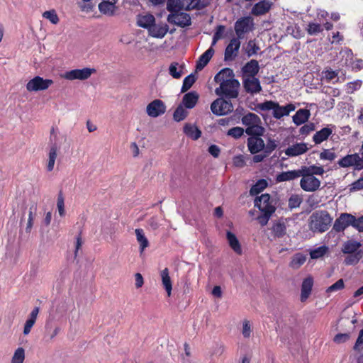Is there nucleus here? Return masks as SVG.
I'll use <instances>...</instances> for the list:
<instances>
[{
  "label": "nucleus",
  "mask_w": 363,
  "mask_h": 363,
  "mask_svg": "<svg viewBox=\"0 0 363 363\" xmlns=\"http://www.w3.org/2000/svg\"><path fill=\"white\" fill-rule=\"evenodd\" d=\"M235 74L230 68L225 67L218 72L214 77V81L220 83L215 93L218 96H223L227 99H235L238 96L240 84L234 78Z\"/></svg>",
  "instance_id": "1"
},
{
  "label": "nucleus",
  "mask_w": 363,
  "mask_h": 363,
  "mask_svg": "<svg viewBox=\"0 0 363 363\" xmlns=\"http://www.w3.org/2000/svg\"><path fill=\"white\" fill-rule=\"evenodd\" d=\"M333 218L325 210L314 211L308 220V226L314 233H324L327 231L332 223Z\"/></svg>",
  "instance_id": "2"
},
{
  "label": "nucleus",
  "mask_w": 363,
  "mask_h": 363,
  "mask_svg": "<svg viewBox=\"0 0 363 363\" xmlns=\"http://www.w3.org/2000/svg\"><path fill=\"white\" fill-rule=\"evenodd\" d=\"M220 96L211 104V112L217 116H225L233 110V104L230 101V99H227L223 96Z\"/></svg>",
  "instance_id": "3"
},
{
  "label": "nucleus",
  "mask_w": 363,
  "mask_h": 363,
  "mask_svg": "<svg viewBox=\"0 0 363 363\" xmlns=\"http://www.w3.org/2000/svg\"><path fill=\"white\" fill-rule=\"evenodd\" d=\"M235 31L237 38L242 39L246 33L254 29V21L251 16L241 17L235 23Z\"/></svg>",
  "instance_id": "4"
},
{
  "label": "nucleus",
  "mask_w": 363,
  "mask_h": 363,
  "mask_svg": "<svg viewBox=\"0 0 363 363\" xmlns=\"http://www.w3.org/2000/svg\"><path fill=\"white\" fill-rule=\"evenodd\" d=\"M96 70L94 68L84 67L82 69H74L70 71L65 72L62 77L67 80H86L89 79L91 75L95 73Z\"/></svg>",
  "instance_id": "5"
},
{
  "label": "nucleus",
  "mask_w": 363,
  "mask_h": 363,
  "mask_svg": "<svg viewBox=\"0 0 363 363\" xmlns=\"http://www.w3.org/2000/svg\"><path fill=\"white\" fill-rule=\"evenodd\" d=\"M53 84V81L49 79H43L36 76L26 84V89L28 91H44Z\"/></svg>",
  "instance_id": "6"
},
{
  "label": "nucleus",
  "mask_w": 363,
  "mask_h": 363,
  "mask_svg": "<svg viewBox=\"0 0 363 363\" xmlns=\"http://www.w3.org/2000/svg\"><path fill=\"white\" fill-rule=\"evenodd\" d=\"M167 21L181 28H185L191 25V18L189 13L181 12L169 13Z\"/></svg>",
  "instance_id": "7"
},
{
  "label": "nucleus",
  "mask_w": 363,
  "mask_h": 363,
  "mask_svg": "<svg viewBox=\"0 0 363 363\" xmlns=\"http://www.w3.org/2000/svg\"><path fill=\"white\" fill-rule=\"evenodd\" d=\"M354 221V216L347 213H342L335 220L333 229L337 233L342 232L347 227L352 226Z\"/></svg>",
  "instance_id": "8"
},
{
  "label": "nucleus",
  "mask_w": 363,
  "mask_h": 363,
  "mask_svg": "<svg viewBox=\"0 0 363 363\" xmlns=\"http://www.w3.org/2000/svg\"><path fill=\"white\" fill-rule=\"evenodd\" d=\"M240 48V41L239 38H233L229 44L226 46L224 52V60L225 62L232 61L238 56Z\"/></svg>",
  "instance_id": "9"
},
{
  "label": "nucleus",
  "mask_w": 363,
  "mask_h": 363,
  "mask_svg": "<svg viewBox=\"0 0 363 363\" xmlns=\"http://www.w3.org/2000/svg\"><path fill=\"white\" fill-rule=\"evenodd\" d=\"M255 207H257L261 212H267L274 210L276 208L272 205V201L269 194H263L260 196H257L255 199Z\"/></svg>",
  "instance_id": "10"
},
{
  "label": "nucleus",
  "mask_w": 363,
  "mask_h": 363,
  "mask_svg": "<svg viewBox=\"0 0 363 363\" xmlns=\"http://www.w3.org/2000/svg\"><path fill=\"white\" fill-rule=\"evenodd\" d=\"M147 113L150 117L156 118L166 111V106L160 99H155L147 106Z\"/></svg>",
  "instance_id": "11"
},
{
  "label": "nucleus",
  "mask_w": 363,
  "mask_h": 363,
  "mask_svg": "<svg viewBox=\"0 0 363 363\" xmlns=\"http://www.w3.org/2000/svg\"><path fill=\"white\" fill-rule=\"evenodd\" d=\"M301 189L308 192H313L318 190L320 186V181L315 177H302L300 181Z\"/></svg>",
  "instance_id": "12"
},
{
  "label": "nucleus",
  "mask_w": 363,
  "mask_h": 363,
  "mask_svg": "<svg viewBox=\"0 0 363 363\" xmlns=\"http://www.w3.org/2000/svg\"><path fill=\"white\" fill-rule=\"evenodd\" d=\"M242 84L245 91L251 94L259 93L262 90L259 80L255 77H243Z\"/></svg>",
  "instance_id": "13"
},
{
  "label": "nucleus",
  "mask_w": 363,
  "mask_h": 363,
  "mask_svg": "<svg viewBox=\"0 0 363 363\" xmlns=\"http://www.w3.org/2000/svg\"><path fill=\"white\" fill-rule=\"evenodd\" d=\"M247 145L249 152L252 155H255L261 151L264 152L265 147V143L261 137H249L247 140Z\"/></svg>",
  "instance_id": "14"
},
{
  "label": "nucleus",
  "mask_w": 363,
  "mask_h": 363,
  "mask_svg": "<svg viewBox=\"0 0 363 363\" xmlns=\"http://www.w3.org/2000/svg\"><path fill=\"white\" fill-rule=\"evenodd\" d=\"M259 70V62L256 60L247 62L241 69L243 77H255Z\"/></svg>",
  "instance_id": "15"
},
{
  "label": "nucleus",
  "mask_w": 363,
  "mask_h": 363,
  "mask_svg": "<svg viewBox=\"0 0 363 363\" xmlns=\"http://www.w3.org/2000/svg\"><path fill=\"white\" fill-rule=\"evenodd\" d=\"M272 3L269 0H262L256 3L252 10L251 13L259 16L267 13L272 8Z\"/></svg>",
  "instance_id": "16"
},
{
  "label": "nucleus",
  "mask_w": 363,
  "mask_h": 363,
  "mask_svg": "<svg viewBox=\"0 0 363 363\" xmlns=\"http://www.w3.org/2000/svg\"><path fill=\"white\" fill-rule=\"evenodd\" d=\"M168 30L169 26L167 24H155V23H154L151 28H149L148 31L152 37L156 38H162L165 36Z\"/></svg>",
  "instance_id": "17"
},
{
  "label": "nucleus",
  "mask_w": 363,
  "mask_h": 363,
  "mask_svg": "<svg viewBox=\"0 0 363 363\" xmlns=\"http://www.w3.org/2000/svg\"><path fill=\"white\" fill-rule=\"evenodd\" d=\"M199 95L195 91H192L185 94L182 98V105L188 109L193 108L199 101Z\"/></svg>",
  "instance_id": "18"
},
{
  "label": "nucleus",
  "mask_w": 363,
  "mask_h": 363,
  "mask_svg": "<svg viewBox=\"0 0 363 363\" xmlns=\"http://www.w3.org/2000/svg\"><path fill=\"white\" fill-rule=\"evenodd\" d=\"M116 2L113 0H104L99 4V10L104 15L112 16L116 9Z\"/></svg>",
  "instance_id": "19"
},
{
  "label": "nucleus",
  "mask_w": 363,
  "mask_h": 363,
  "mask_svg": "<svg viewBox=\"0 0 363 363\" xmlns=\"http://www.w3.org/2000/svg\"><path fill=\"white\" fill-rule=\"evenodd\" d=\"M313 286V279L311 277L305 278L301 284V301H305L311 295Z\"/></svg>",
  "instance_id": "20"
},
{
  "label": "nucleus",
  "mask_w": 363,
  "mask_h": 363,
  "mask_svg": "<svg viewBox=\"0 0 363 363\" xmlns=\"http://www.w3.org/2000/svg\"><path fill=\"white\" fill-rule=\"evenodd\" d=\"M301 177H314V175H322L325 171L323 167L311 165L309 167L302 166L299 169Z\"/></svg>",
  "instance_id": "21"
},
{
  "label": "nucleus",
  "mask_w": 363,
  "mask_h": 363,
  "mask_svg": "<svg viewBox=\"0 0 363 363\" xmlns=\"http://www.w3.org/2000/svg\"><path fill=\"white\" fill-rule=\"evenodd\" d=\"M214 49L213 48H209L207 50H206L199 58L196 62V70L203 69L207 64L209 62L211 59L212 58L214 54Z\"/></svg>",
  "instance_id": "22"
},
{
  "label": "nucleus",
  "mask_w": 363,
  "mask_h": 363,
  "mask_svg": "<svg viewBox=\"0 0 363 363\" xmlns=\"http://www.w3.org/2000/svg\"><path fill=\"white\" fill-rule=\"evenodd\" d=\"M357 159H359V153L347 155L338 160L337 164L342 168L354 167L355 170L356 164L358 161L357 160Z\"/></svg>",
  "instance_id": "23"
},
{
  "label": "nucleus",
  "mask_w": 363,
  "mask_h": 363,
  "mask_svg": "<svg viewBox=\"0 0 363 363\" xmlns=\"http://www.w3.org/2000/svg\"><path fill=\"white\" fill-rule=\"evenodd\" d=\"M307 150L308 147L306 144L304 143H301L289 146L285 150V154L288 157H296L305 153Z\"/></svg>",
  "instance_id": "24"
},
{
  "label": "nucleus",
  "mask_w": 363,
  "mask_h": 363,
  "mask_svg": "<svg viewBox=\"0 0 363 363\" xmlns=\"http://www.w3.org/2000/svg\"><path fill=\"white\" fill-rule=\"evenodd\" d=\"M272 232L274 238H283L286 233V226L283 218L275 220L272 227Z\"/></svg>",
  "instance_id": "25"
},
{
  "label": "nucleus",
  "mask_w": 363,
  "mask_h": 363,
  "mask_svg": "<svg viewBox=\"0 0 363 363\" xmlns=\"http://www.w3.org/2000/svg\"><path fill=\"white\" fill-rule=\"evenodd\" d=\"M226 239L232 250L238 255H242V250L241 248V245L236 235L230 231H227Z\"/></svg>",
  "instance_id": "26"
},
{
  "label": "nucleus",
  "mask_w": 363,
  "mask_h": 363,
  "mask_svg": "<svg viewBox=\"0 0 363 363\" xmlns=\"http://www.w3.org/2000/svg\"><path fill=\"white\" fill-rule=\"evenodd\" d=\"M301 177L299 169L290 170L286 172H282L278 174L276 177V181L277 182H283L286 181L294 180Z\"/></svg>",
  "instance_id": "27"
},
{
  "label": "nucleus",
  "mask_w": 363,
  "mask_h": 363,
  "mask_svg": "<svg viewBox=\"0 0 363 363\" xmlns=\"http://www.w3.org/2000/svg\"><path fill=\"white\" fill-rule=\"evenodd\" d=\"M311 116L310 111L306 108H301L293 116V122L296 125H300L306 122Z\"/></svg>",
  "instance_id": "28"
},
{
  "label": "nucleus",
  "mask_w": 363,
  "mask_h": 363,
  "mask_svg": "<svg viewBox=\"0 0 363 363\" xmlns=\"http://www.w3.org/2000/svg\"><path fill=\"white\" fill-rule=\"evenodd\" d=\"M333 130L328 127L322 128L320 130L317 131L313 137V140L315 144H320L322 142L326 140L332 134Z\"/></svg>",
  "instance_id": "29"
},
{
  "label": "nucleus",
  "mask_w": 363,
  "mask_h": 363,
  "mask_svg": "<svg viewBox=\"0 0 363 363\" xmlns=\"http://www.w3.org/2000/svg\"><path fill=\"white\" fill-rule=\"evenodd\" d=\"M183 130L186 135L194 140H198L201 135V131L196 125L190 123H186Z\"/></svg>",
  "instance_id": "30"
},
{
  "label": "nucleus",
  "mask_w": 363,
  "mask_h": 363,
  "mask_svg": "<svg viewBox=\"0 0 363 363\" xmlns=\"http://www.w3.org/2000/svg\"><path fill=\"white\" fill-rule=\"evenodd\" d=\"M186 0H167V9L170 13H179L184 8V1Z\"/></svg>",
  "instance_id": "31"
},
{
  "label": "nucleus",
  "mask_w": 363,
  "mask_h": 363,
  "mask_svg": "<svg viewBox=\"0 0 363 363\" xmlns=\"http://www.w3.org/2000/svg\"><path fill=\"white\" fill-rule=\"evenodd\" d=\"M265 128L262 125V123H257L256 125L247 127L245 133L250 137H262L264 135Z\"/></svg>",
  "instance_id": "32"
},
{
  "label": "nucleus",
  "mask_w": 363,
  "mask_h": 363,
  "mask_svg": "<svg viewBox=\"0 0 363 363\" xmlns=\"http://www.w3.org/2000/svg\"><path fill=\"white\" fill-rule=\"evenodd\" d=\"M242 123L246 127H250L257 123H262V121L257 115L250 112L242 116Z\"/></svg>",
  "instance_id": "33"
},
{
  "label": "nucleus",
  "mask_w": 363,
  "mask_h": 363,
  "mask_svg": "<svg viewBox=\"0 0 363 363\" xmlns=\"http://www.w3.org/2000/svg\"><path fill=\"white\" fill-rule=\"evenodd\" d=\"M161 278H162V284L165 289V291H167L168 296H170L172 289V281H171L170 277L169 275L168 268H164L161 272Z\"/></svg>",
  "instance_id": "34"
},
{
  "label": "nucleus",
  "mask_w": 363,
  "mask_h": 363,
  "mask_svg": "<svg viewBox=\"0 0 363 363\" xmlns=\"http://www.w3.org/2000/svg\"><path fill=\"white\" fill-rule=\"evenodd\" d=\"M155 23V18L152 14H147L139 18L138 20V26L146 28L149 30V28Z\"/></svg>",
  "instance_id": "35"
},
{
  "label": "nucleus",
  "mask_w": 363,
  "mask_h": 363,
  "mask_svg": "<svg viewBox=\"0 0 363 363\" xmlns=\"http://www.w3.org/2000/svg\"><path fill=\"white\" fill-rule=\"evenodd\" d=\"M137 241L140 244V252H143L146 247L149 246V241L145 235V233L143 229L137 228L135 230Z\"/></svg>",
  "instance_id": "36"
},
{
  "label": "nucleus",
  "mask_w": 363,
  "mask_h": 363,
  "mask_svg": "<svg viewBox=\"0 0 363 363\" xmlns=\"http://www.w3.org/2000/svg\"><path fill=\"white\" fill-rule=\"evenodd\" d=\"M306 260V256L302 253H296L291 258L289 266L295 269H298Z\"/></svg>",
  "instance_id": "37"
},
{
  "label": "nucleus",
  "mask_w": 363,
  "mask_h": 363,
  "mask_svg": "<svg viewBox=\"0 0 363 363\" xmlns=\"http://www.w3.org/2000/svg\"><path fill=\"white\" fill-rule=\"evenodd\" d=\"M360 246L361 243L355 240H350L344 244L342 251L344 254L356 253L357 250L359 248Z\"/></svg>",
  "instance_id": "38"
},
{
  "label": "nucleus",
  "mask_w": 363,
  "mask_h": 363,
  "mask_svg": "<svg viewBox=\"0 0 363 363\" xmlns=\"http://www.w3.org/2000/svg\"><path fill=\"white\" fill-rule=\"evenodd\" d=\"M57 146L56 143H54L51 145L50 152H49V160L47 166V169L48 172H51L55 165V160L57 157Z\"/></svg>",
  "instance_id": "39"
},
{
  "label": "nucleus",
  "mask_w": 363,
  "mask_h": 363,
  "mask_svg": "<svg viewBox=\"0 0 363 363\" xmlns=\"http://www.w3.org/2000/svg\"><path fill=\"white\" fill-rule=\"evenodd\" d=\"M268 185L267 180L264 179H259L251 188L250 193L251 195H257L262 191Z\"/></svg>",
  "instance_id": "40"
},
{
  "label": "nucleus",
  "mask_w": 363,
  "mask_h": 363,
  "mask_svg": "<svg viewBox=\"0 0 363 363\" xmlns=\"http://www.w3.org/2000/svg\"><path fill=\"white\" fill-rule=\"evenodd\" d=\"M188 115V112L184 109V106L179 104L175 109L173 118L175 121L179 122L184 120Z\"/></svg>",
  "instance_id": "41"
},
{
  "label": "nucleus",
  "mask_w": 363,
  "mask_h": 363,
  "mask_svg": "<svg viewBox=\"0 0 363 363\" xmlns=\"http://www.w3.org/2000/svg\"><path fill=\"white\" fill-rule=\"evenodd\" d=\"M196 77L194 74L191 73L186 76L183 80V84L181 89V92L184 93L187 91L196 82Z\"/></svg>",
  "instance_id": "42"
},
{
  "label": "nucleus",
  "mask_w": 363,
  "mask_h": 363,
  "mask_svg": "<svg viewBox=\"0 0 363 363\" xmlns=\"http://www.w3.org/2000/svg\"><path fill=\"white\" fill-rule=\"evenodd\" d=\"M361 257V251H358L356 253L350 254L345 257L344 262L346 265H354L359 262Z\"/></svg>",
  "instance_id": "43"
},
{
  "label": "nucleus",
  "mask_w": 363,
  "mask_h": 363,
  "mask_svg": "<svg viewBox=\"0 0 363 363\" xmlns=\"http://www.w3.org/2000/svg\"><path fill=\"white\" fill-rule=\"evenodd\" d=\"M278 146V142L271 138H267V144L264 148V152L267 155L269 156L272 152L277 149Z\"/></svg>",
  "instance_id": "44"
},
{
  "label": "nucleus",
  "mask_w": 363,
  "mask_h": 363,
  "mask_svg": "<svg viewBox=\"0 0 363 363\" xmlns=\"http://www.w3.org/2000/svg\"><path fill=\"white\" fill-rule=\"evenodd\" d=\"M179 64L177 62H172L169 67V74L174 79H179L182 74V67L178 70Z\"/></svg>",
  "instance_id": "45"
},
{
  "label": "nucleus",
  "mask_w": 363,
  "mask_h": 363,
  "mask_svg": "<svg viewBox=\"0 0 363 363\" xmlns=\"http://www.w3.org/2000/svg\"><path fill=\"white\" fill-rule=\"evenodd\" d=\"M25 359V350L23 347H18L14 352L12 363H23Z\"/></svg>",
  "instance_id": "46"
},
{
  "label": "nucleus",
  "mask_w": 363,
  "mask_h": 363,
  "mask_svg": "<svg viewBox=\"0 0 363 363\" xmlns=\"http://www.w3.org/2000/svg\"><path fill=\"white\" fill-rule=\"evenodd\" d=\"M258 50H259V47L256 45L255 41L254 40H249L246 48L247 55L248 57H251L253 55L257 54Z\"/></svg>",
  "instance_id": "47"
},
{
  "label": "nucleus",
  "mask_w": 363,
  "mask_h": 363,
  "mask_svg": "<svg viewBox=\"0 0 363 363\" xmlns=\"http://www.w3.org/2000/svg\"><path fill=\"white\" fill-rule=\"evenodd\" d=\"M57 206L60 216L62 217L64 216L65 215V199L62 191H60L58 194Z\"/></svg>",
  "instance_id": "48"
},
{
  "label": "nucleus",
  "mask_w": 363,
  "mask_h": 363,
  "mask_svg": "<svg viewBox=\"0 0 363 363\" xmlns=\"http://www.w3.org/2000/svg\"><path fill=\"white\" fill-rule=\"evenodd\" d=\"M307 33L311 35H316L323 31L320 24L317 23H309L306 29Z\"/></svg>",
  "instance_id": "49"
},
{
  "label": "nucleus",
  "mask_w": 363,
  "mask_h": 363,
  "mask_svg": "<svg viewBox=\"0 0 363 363\" xmlns=\"http://www.w3.org/2000/svg\"><path fill=\"white\" fill-rule=\"evenodd\" d=\"M244 132H245V130L238 126L229 129L227 132V135L234 138L235 139H238L243 135Z\"/></svg>",
  "instance_id": "50"
},
{
  "label": "nucleus",
  "mask_w": 363,
  "mask_h": 363,
  "mask_svg": "<svg viewBox=\"0 0 363 363\" xmlns=\"http://www.w3.org/2000/svg\"><path fill=\"white\" fill-rule=\"evenodd\" d=\"M286 108L281 106L277 102L276 103L275 107L273 111V116L277 119H280L284 116H287Z\"/></svg>",
  "instance_id": "51"
},
{
  "label": "nucleus",
  "mask_w": 363,
  "mask_h": 363,
  "mask_svg": "<svg viewBox=\"0 0 363 363\" xmlns=\"http://www.w3.org/2000/svg\"><path fill=\"white\" fill-rule=\"evenodd\" d=\"M277 102L272 101H266L263 103L257 104L256 110L259 109L261 111H274Z\"/></svg>",
  "instance_id": "52"
},
{
  "label": "nucleus",
  "mask_w": 363,
  "mask_h": 363,
  "mask_svg": "<svg viewBox=\"0 0 363 363\" xmlns=\"http://www.w3.org/2000/svg\"><path fill=\"white\" fill-rule=\"evenodd\" d=\"M301 202V198H300L298 195L293 194L289 199L288 206L290 209H294L299 207Z\"/></svg>",
  "instance_id": "53"
},
{
  "label": "nucleus",
  "mask_w": 363,
  "mask_h": 363,
  "mask_svg": "<svg viewBox=\"0 0 363 363\" xmlns=\"http://www.w3.org/2000/svg\"><path fill=\"white\" fill-rule=\"evenodd\" d=\"M327 249L325 246H320L312 250L310 252L311 259H318L323 257L326 253Z\"/></svg>",
  "instance_id": "54"
},
{
  "label": "nucleus",
  "mask_w": 363,
  "mask_h": 363,
  "mask_svg": "<svg viewBox=\"0 0 363 363\" xmlns=\"http://www.w3.org/2000/svg\"><path fill=\"white\" fill-rule=\"evenodd\" d=\"M36 208L34 206H31L29 209L28 218L26 224V231L27 233H30L33 225V219L34 215L35 212Z\"/></svg>",
  "instance_id": "55"
},
{
  "label": "nucleus",
  "mask_w": 363,
  "mask_h": 363,
  "mask_svg": "<svg viewBox=\"0 0 363 363\" xmlns=\"http://www.w3.org/2000/svg\"><path fill=\"white\" fill-rule=\"evenodd\" d=\"M43 17L49 20L53 24H57L59 22V18L54 10L44 12Z\"/></svg>",
  "instance_id": "56"
},
{
  "label": "nucleus",
  "mask_w": 363,
  "mask_h": 363,
  "mask_svg": "<svg viewBox=\"0 0 363 363\" xmlns=\"http://www.w3.org/2000/svg\"><path fill=\"white\" fill-rule=\"evenodd\" d=\"M262 214L259 216L257 219L262 226L266 225L268 223L272 215L274 213V210L268 211L267 212H262Z\"/></svg>",
  "instance_id": "57"
},
{
  "label": "nucleus",
  "mask_w": 363,
  "mask_h": 363,
  "mask_svg": "<svg viewBox=\"0 0 363 363\" xmlns=\"http://www.w3.org/2000/svg\"><path fill=\"white\" fill-rule=\"evenodd\" d=\"M336 158V154L328 149H324L320 154V159L323 160L333 161Z\"/></svg>",
  "instance_id": "58"
},
{
  "label": "nucleus",
  "mask_w": 363,
  "mask_h": 363,
  "mask_svg": "<svg viewBox=\"0 0 363 363\" xmlns=\"http://www.w3.org/2000/svg\"><path fill=\"white\" fill-rule=\"evenodd\" d=\"M344 287H345L344 281L342 279H340L337 280L335 283L332 284L330 286H329L326 289V292L330 293L333 291H339V290L344 289Z\"/></svg>",
  "instance_id": "59"
},
{
  "label": "nucleus",
  "mask_w": 363,
  "mask_h": 363,
  "mask_svg": "<svg viewBox=\"0 0 363 363\" xmlns=\"http://www.w3.org/2000/svg\"><path fill=\"white\" fill-rule=\"evenodd\" d=\"M350 338V333H337L335 335L333 338V341L335 343L341 344L347 342Z\"/></svg>",
  "instance_id": "60"
},
{
  "label": "nucleus",
  "mask_w": 363,
  "mask_h": 363,
  "mask_svg": "<svg viewBox=\"0 0 363 363\" xmlns=\"http://www.w3.org/2000/svg\"><path fill=\"white\" fill-rule=\"evenodd\" d=\"M363 189V176L351 184L350 191H357Z\"/></svg>",
  "instance_id": "61"
},
{
  "label": "nucleus",
  "mask_w": 363,
  "mask_h": 363,
  "mask_svg": "<svg viewBox=\"0 0 363 363\" xmlns=\"http://www.w3.org/2000/svg\"><path fill=\"white\" fill-rule=\"evenodd\" d=\"M233 165L236 167L242 168L246 164L245 157L242 155H236L233 159Z\"/></svg>",
  "instance_id": "62"
},
{
  "label": "nucleus",
  "mask_w": 363,
  "mask_h": 363,
  "mask_svg": "<svg viewBox=\"0 0 363 363\" xmlns=\"http://www.w3.org/2000/svg\"><path fill=\"white\" fill-rule=\"evenodd\" d=\"M362 85V81L361 80H356L352 82H349L347 84V93H353L354 91L359 89Z\"/></svg>",
  "instance_id": "63"
},
{
  "label": "nucleus",
  "mask_w": 363,
  "mask_h": 363,
  "mask_svg": "<svg viewBox=\"0 0 363 363\" xmlns=\"http://www.w3.org/2000/svg\"><path fill=\"white\" fill-rule=\"evenodd\" d=\"M352 227L357 230L359 232H363V216L357 218L354 216V221L353 223Z\"/></svg>",
  "instance_id": "64"
}]
</instances>
